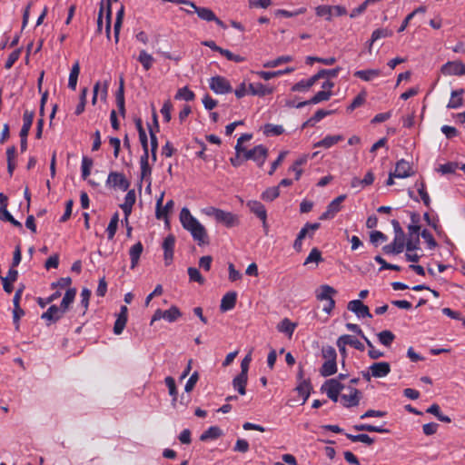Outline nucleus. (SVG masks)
I'll return each instance as SVG.
<instances>
[{
  "label": "nucleus",
  "instance_id": "obj_39",
  "mask_svg": "<svg viewBox=\"0 0 465 465\" xmlns=\"http://www.w3.org/2000/svg\"><path fill=\"white\" fill-rule=\"evenodd\" d=\"M124 15V6L122 5L120 9L116 13V18L114 25V42L117 44L119 42V35L120 30L123 24Z\"/></svg>",
  "mask_w": 465,
  "mask_h": 465
},
{
  "label": "nucleus",
  "instance_id": "obj_45",
  "mask_svg": "<svg viewBox=\"0 0 465 465\" xmlns=\"http://www.w3.org/2000/svg\"><path fill=\"white\" fill-rule=\"evenodd\" d=\"M332 111H325L323 109L317 110L316 113L302 124V128H305L308 125H313L327 115H330Z\"/></svg>",
  "mask_w": 465,
  "mask_h": 465
},
{
  "label": "nucleus",
  "instance_id": "obj_23",
  "mask_svg": "<svg viewBox=\"0 0 465 465\" xmlns=\"http://www.w3.org/2000/svg\"><path fill=\"white\" fill-rule=\"evenodd\" d=\"M135 203V193L134 190H130L127 192L124 197V202L120 205L121 209L123 210L125 220L127 221L128 216L132 213L133 206Z\"/></svg>",
  "mask_w": 465,
  "mask_h": 465
},
{
  "label": "nucleus",
  "instance_id": "obj_46",
  "mask_svg": "<svg viewBox=\"0 0 465 465\" xmlns=\"http://www.w3.org/2000/svg\"><path fill=\"white\" fill-rule=\"evenodd\" d=\"M118 223H119V214H118V213H115L112 216L110 223L106 228V233H107L108 240L114 239V237L116 233L117 228H118Z\"/></svg>",
  "mask_w": 465,
  "mask_h": 465
},
{
  "label": "nucleus",
  "instance_id": "obj_55",
  "mask_svg": "<svg viewBox=\"0 0 465 465\" xmlns=\"http://www.w3.org/2000/svg\"><path fill=\"white\" fill-rule=\"evenodd\" d=\"M345 436L347 439H349L352 442H362L367 445H371L374 442V440L372 438H371L368 434L353 435V434L346 433Z\"/></svg>",
  "mask_w": 465,
  "mask_h": 465
},
{
  "label": "nucleus",
  "instance_id": "obj_52",
  "mask_svg": "<svg viewBox=\"0 0 465 465\" xmlns=\"http://www.w3.org/2000/svg\"><path fill=\"white\" fill-rule=\"evenodd\" d=\"M280 195L279 186L267 188L261 195L262 200L266 202H272Z\"/></svg>",
  "mask_w": 465,
  "mask_h": 465
},
{
  "label": "nucleus",
  "instance_id": "obj_63",
  "mask_svg": "<svg viewBox=\"0 0 465 465\" xmlns=\"http://www.w3.org/2000/svg\"><path fill=\"white\" fill-rule=\"evenodd\" d=\"M366 100V93L361 92L360 93L351 103V104L348 106L347 110L349 112H352L356 108L360 107L365 103Z\"/></svg>",
  "mask_w": 465,
  "mask_h": 465
},
{
  "label": "nucleus",
  "instance_id": "obj_51",
  "mask_svg": "<svg viewBox=\"0 0 465 465\" xmlns=\"http://www.w3.org/2000/svg\"><path fill=\"white\" fill-rule=\"evenodd\" d=\"M341 337L347 345H350L360 351H363L365 350L363 343L361 342L354 336L349 335V334H344V335H341Z\"/></svg>",
  "mask_w": 465,
  "mask_h": 465
},
{
  "label": "nucleus",
  "instance_id": "obj_54",
  "mask_svg": "<svg viewBox=\"0 0 465 465\" xmlns=\"http://www.w3.org/2000/svg\"><path fill=\"white\" fill-rule=\"evenodd\" d=\"M341 71V67H336L333 69H322L316 74H314L316 80L322 78H335L338 76Z\"/></svg>",
  "mask_w": 465,
  "mask_h": 465
},
{
  "label": "nucleus",
  "instance_id": "obj_12",
  "mask_svg": "<svg viewBox=\"0 0 465 465\" xmlns=\"http://www.w3.org/2000/svg\"><path fill=\"white\" fill-rule=\"evenodd\" d=\"M350 394H341V401L345 408L358 406L361 398V392L353 387H349Z\"/></svg>",
  "mask_w": 465,
  "mask_h": 465
},
{
  "label": "nucleus",
  "instance_id": "obj_21",
  "mask_svg": "<svg viewBox=\"0 0 465 465\" xmlns=\"http://www.w3.org/2000/svg\"><path fill=\"white\" fill-rule=\"evenodd\" d=\"M343 389L344 385L337 379L327 380L321 388V390L326 394L340 393Z\"/></svg>",
  "mask_w": 465,
  "mask_h": 465
},
{
  "label": "nucleus",
  "instance_id": "obj_61",
  "mask_svg": "<svg viewBox=\"0 0 465 465\" xmlns=\"http://www.w3.org/2000/svg\"><path fill=\"white\" fill-rule=\"evenodd\" d=\"M93 165V160L87 156H84L82 159V178L84 180H86L87 177L90 175L91 168Z\"/></svg>",
  "mask_w": 465,
  "mask_h": 465
},
{
  "label": "nucleus",
  "instance_id": "obj_2",
  "mask_svg": "<svg viewBox=\"0 0 465 465\" xmlns=\"http://www.w3.org/2000/svg\"><path fill=\"white\" fill-rule=\"evenodd\" d=\"M202 213L209 217H213L217 223L223 224L227 228L237 226L240 223V219L237 214L213 206L203 208Z\"/></svg>",
  "mask_w": 465,
  "mask_h": 465
},
{
  "label": "nucleus",
  "instance_id": "obj_28",
  "mask_svg": "<svg viewBox=\"0 0 465 465\" xmlns=\"http://www.w3.org/2000/svg\"><path fill=\"white\" fill-rule=\"evenodd\" d=\"M34 117L35 113L33 111H25L23 115V126L20 131V136H28L29 131L34 121Z\"/></svg>",
  "mask_w": 465,
  "mask_h": 465
},
{
  "label": "nucleus",
  "instance_id": "obj_16",
  "mask_svg": "<svg viewBox=\"0 0 465 465\" xmlns=\"http://www.w3.org/2000/svg\"><path fill=\"white\" fill-rule=\"evenodd\" d=\"M373 378H383L391 372V365L387 361L374 362L369 367Z\"/></svg>",
  "mask_w": 465,
  "mask_h": 465
},
{
  "label": "nucleus",
  "instance_id": "obj_59",
  "mask_svg": "<svg viewBox=\"0 0 465 465\" xmlns=\"http://www.w3.org/2000/svg\"><path fill=\"white\" fill-rule=\"evenodd\" d=\"M374 260L375 262H377L378 263L381 264V268L379 269V271H383V270H392V271H397V272H400L401 270V266L399 265H396V264H391V263H389L387 262L380 255H376L374 257Z\"/></svg>",
  "mask_w": 465,
  "mask_h": 465
},
{
  "label": "nucleus",
  "instance_id": "obj_22",
  "mask_svg": "<svg viewBox=\"0 0 465 465\" xmlns=\"http://www.w3.org/2000/svg\"><path fill=\"white\" fill-rule=\"evenodd\" d=\"M143 252V245L141 242H137L130 248L129 256L131 260V269H134L138 265Z\"/></svg>",
  "mask_w": 465,
  "mask_h": 465
},
{
  "label": "nucleus",
  "instance_id": "obj_17",
  "mask_svg": "<svg viewBox=\"0 0 465 465\" xmlns=\"http://www.w3.org/2000/svg\"><path fill=\"white\" fill-rule=\"evenodd\" d=\"M246 205L251 213L255 214L262 222H265V219H267V211L261 202L251 200L247 202Z\"/></svg>",
  "mask_w": 465,
  "mask_h": 465
},
{
  "label": "nucleus",
  "instance_id": "obj_44",
  "mask_svg": "<svg viewBox=\"0 0 465 465\" xmlns=\"http://www.w3.org/2000/svg\"><path fill=\"white\" fill-rule=\"evenodd\" d=\"M193 8L202 20L212 22L213 19H216L215 14L210 8L198 7L195 5Z\"/></svg>",
  "mask_w": 465,
  "mask_h": 465
},
{
  "label": "nucleus",
  "instance_id": "obj_47",
  "mask_svg": "<svg viewBox=\"0 0 465 465\" xmlns=\"http://www.w3.org/2000/svg\"><path fill=\"white\" fill-rule=\"evenodd\" d=\"M164 382L169 390V394L172 396V405L173 407H175L176 406V401H177V395H178V392H177V389H176V385H175V381L173 377L171 376H168L165 378L164 380Z\"/></svg>",
  "mask_w": 465,
  "mask_h": 465
},
{
  "label": "nucleus",
  "instance_id": "obj_53",
  "mask_svg": "<svg viewBox=\"0 0 465 465\" xmlns=\"http://www.w3.org/2000/svg\"><path fill=\"white\" fill-rule=\"evenodd\" d=\"M427 412L428 413H430V414H433L437 417V419L442 422H450L451 420L449 416L447 415H444L441 413L440 411V408L438 404L434 403L432 405H430L428 409H427Z\"/></svg>",
  "mask_w": 465,
  "mask_h": 465
},
{
  "label": "nucleus",
  "instance_id": "obj_34",
  "mask_svg": "<svg viewBox=\"0 0 465 465\" xmlns=\"http://www.w3.org/2000/svg\"><path fill=\"white\" fill-rule=\"evenodd\" d=\"M137 60L142 64L144 71H149L155 61L153 55L148 54L145 50L140 51Z\"/></svg>",
  "mask_w": 465,
  "mask_h": 465
},
{
  "label": "nucleus",
  "instance_id": "obj_64",
  "mask_svg": "<svg viewBox=\"0 0 465 465\" xmlns=\"http://www.w3.org/2000/svg\"><path fill=\"white\" fill-rule=\"evenodd\" d=\"M322 261V257L321 252L318 250V248H312L309 255L305 259L304 265H307L311 262L319 263Z\"/></svg>",
  "mask_w": 465,
  "mask_h": 465
},
{
  "label": "nucleus",
  "instance_id": "obj_3",
  "mask_svg": "<svg viewBox=\"0 0 465 465\" xmlns=\"http://www.w3.org/2000/svg\"><path fill=\"white\" fill-rule=\"evenodd\" d=\"M337 291L328 284L322 285L316 291L317 300L326 302L325 304L323 305L322 311L328 314H330L333 308L335 307V301L333 300L332 296L335 295Z\"/></svg>",
  "mask_w": 465,
  "mask_h": 465
},
{
  "label": "nucleus",
  "instance_id": "obj_42",
  "mask_svg": "<svg viewBox=\"0 0 465 465\" xmlns=\"http://www.w3.org/2000/svg\"><path fill=\"white\" fill-rule=\"evenodd\" d=\"M75 295H76V289H74V288H70L65 292V293L63 297V300L61 302V304H60V307L65 312L69 309L71 304L74 302Z\"/></svg>",
  "mask_w": 465,
  "mask_h": 465
},
{
  "label": "nucleus",
  "instance_id": "obj_26",
  "mask_svg": "<svg viewBox=\"0 0 465 465\" xmlns=\"http://www.w3.org/2000/svg\"><path fill=\"white\" fill-rule=\"evenodd\" d=\"M463 94L464 90L462 88L452 91L450 94V99L447 104V108L458 109L461 107L463 104Z\"/></svg>",
  "mask_w": 465,
  "mask_h": 465
},
{
  "label": "nucleus",
  "instance_id": "obj_14",
  "mask_svg": "<svg viewBox=\"0 0 465 465\" xmlns=\"http://www.w3.org/2000/svg\"><path fill=\"white\" fill-rule=\"evenodd\" d=\"M65 312L61 307L51 305L46 312H45L41 318L47 322V325L55 323L64 317Z\"/></svg>",
  "mask_w": 465,
  "mask_h": 465
},
{
  "label": "nucleus",
  "instance_id": "obj_36",
  "mask_svg": "<svg viewBox=\"0 0 465 465\" xmlns=\"http://www.w3.org/2000/svg\"><path fill=\"white\" fill-rule=\"evenodd\" d=\"M80 74V64L79 61H75L71 68L69 79H68V87L71 90H75L77 85V80Z\"/></svg>",
  "mask_w": 465,
  "mask_h": 465
},
{
  "label": "nucleus",
  "instance_id": "obj_8",
  "mask_svg": "<svg viewBox=\"0 0 465 465\" xmlns=\"http://www.w3.org/2000/svg\"><path fill=\"white\" fill-rule=\"evenodd\" d=\"M106 183L111 187L118 188L124 192L127 191L130 186V183L125 178L124 174L118 172H111L108 174Z\"/></svg>",
  "mask_w": 465,
  "mask_h": 465
},
{
  "label": "nucleus",
  "instance_id": "obj_38",
  "mask_svg": "<svg viewBox=\"0 0 465 465\" xmlns=\"http://www.w3.org/2000/svg\"><path fill=\"white\" fill-rule=\"evenodd\" d=\"M352 429L356 431H368V432H379V433H388L389 430L384 429L380 426H374L367 423L355 424L352 426Z\"/></svg>",
  "mask_w": 465,
  "mask_h": 465
},
{
  "label": "nucleus",
  "instance_id": "obj_30",
  "mask_svg": "<svg viewBox=\"0 0 465 465\" xmlns=\"http://www.w3.org/2000/svg\"><path fill=\"white\" fill-rule=\"evenodd\" d=\"M393 32L388 28H379L372 32L371 37L369 43V53H371V47L374 42L381 38H387L392 36Z\"/></svg>",
  "mask_w": 465,
  "mask_h": 465
},
{
  "label": "nucleus",
  "instance_id": "obj_13",
  "mask_svg": "<svg viewBox=\"0 0 465 465\" xmlns=\"http://www.w3.org/2000/svg\"><path fill=\"white\" fill-rule=\"evenodd\" d=\"M175 246V237L169 234L163 242V259L166 266L170 265L173 260V251Z\"/></svg>",
  "mask_w": 465,
  "mask_h": 465
},
{
  "label": "nucleus",
  "instance_id": "obj_58",
  "mask_svg": "<svg viewBox=\"0 0 465 465\" xmlns=\"http://www.w3.org/2000/svg\"><path fill=\"white\" fill-rule=\"evenodd\" d=\"M195 97V94L193 91H191L188 87L184 86L180 88L177 91V94L175 95L176 99H182L186 102L193 101Z\"/></svg>",
  "mask_w": 465,
  "mask_h": 465
},
{
  "label": "nucleus",
  "instance_id": "obj_18",
  "mask_svg": "<svg viewBox=\"0 0 465 465\" xmlns=\"http://www.w3.org/2000/svg\"><path fill=\"white\" fill-rule=\"evenodd\" d=\"M163 198V193H162V195L156 202V217L159 220L166 218L169 212H171L174 206V202L173 200H169V201H167L165 205L163 207L162 206Z\"/></svg>",
  "mask_w": 465,
  "mask_h": 465
},
{
  "label": "nucleus",
  "instance_id": "obj_48",
  "mask_svg": "<svg viewBox=\"0 0 465 465\" xmlns=\"http://www.w3.org/2000/svg\"><path fill=\"white\" fill-rule=\"evenodd\" d=\"M296 328V324L292 322L289 319L285 318L283 319L279 324H278V331L281 332H283L289 336H292L294 330Z\"/></svg>",
  "mask_w": 465,
  "mask_h": 465
},
{
  "label": "nucleus",
  "instance_id": "obj_43",
  "mask_svg": "<svg viewBox=\"0 0 465 465\" xmlns=\"http://www.w3.org/2000/svg\"><path fill=\"white\" fill-rule=\"evenodd\" d=\"M337 372L336 361H325L320 369V373L322 377H329Z\"/></svg>",
  "mask_w": 465,
  "mask_h": 465
},
{
  "label": "nucleus",
  "instance_id": "obj_57",
  "mask_svg": "<svg viewBox=\"0 0 465 465\" xmlns=\"http://www.w3.org/2000/svg\"><path fill=\"white\" fill-rule=\"evenodd\" d=\"M379 341L384 346H391L395 339V335L391 331H382L378 333Z\"/></svg>",
  "mask_w": 465,
  "mask_h": 465
},
{
  "label": "nucleus",
  "instance_id": "obj_35",
  "mask_svg": "<svg viewBox=\"0 0 465 465\" xmlns=\"http://www.w3.org/2000/svg\"><path fill=\"white\" fill-rule=\"evenodd\" d=\"M317 82L314 75L310 77L309 79H302L292 85V91L293 92H305L309 90L312 85Z\"/></svg>",
  "mask_w": 465,
  "mask_h": 465
},
{
  "label": "nucleus",
  "instance_id": "obj_4",
  "mask_svg": "<svg viewBox=\"0 0 465 465\" xmlns=\"http://www.w3.org/2000/svg\"><path fill=\"white\" fill-rule=\"evenodd\" d=\"M242 153H244L246 161H253L258 167H262L268 157V149L262 144L256 145L250 150L246 148Z\"/></svg>",
  "mask_w": 465,
  "mask_h": 465
},
{
  "label": "nucleus",
  "instance_id": "obj_33",
  "mask_svg": "<svg viewBox=\"0 0 465 465\" xmlns=\"http://www.w3.org/2000/svg\"><path fill=\"white\" fill-rule=\"evenodd\" d=\"M344 137L341 134L337 135H327L322 140L319 141L314 144V147L330 148L339 142L342 141Z\"/></svg>",
  "mask_w": 465,
  "mask_h": 465
},
{
  "label": "nucleus",
  "instance_id": "obj_7",
  "mask_svg": "<svg viewBox=\"0 0 465 465\" xmlns=\"http://www.w3.org/2000/svg\"><path fill=\"white\" fill-rule=\"evenodd\" d=\"M181 316H182V313H181L179 308L174 305L165 311L157 309L152 317L151 324H153L154 322L159 321L161 319H163V320L167 321L168 322H174Z\"/></svg>",
  "mask_w": 465,
  "mask_h": 465
},
{
  "label": "nucleus",
  "instance_id": "obj_56",
  "mask_svg": "<svg viewBox=\"0 0 465 465\" xmlns=\"http://www.w3.org/2000/svg\"><path fill=\"white\" fill-rule=\"evenodd\" d=\"M292 61V56L282 55V56L277 57L276 59L268 61L267 63H265L263 64V66L266 68H273V67H277L282 64L290 63Z\"/></svg>",
  "mask_w": 465,
  "mask_h": 465
},
{
  "label": "nucleus",
  "instance_id": "obj_41",
  "mask_svg": "<svg viewBox=\"0 0 465 465\" xmlns=\"http://www.w3.org/2000/svg\"><path fill=\"white\" fill-rule=\"evenodd\" d=\"M262 132L267 137L278 136L284 133V128L280 124H266L262 128Z\"/></svg>",
  "mask_w": 465,
  "mask_h": 465
},
{
  "label": "nucleus",
  "instance_id": "obj_15",
  "mask_svg": "<svg viewBox=\"0 0 465 465\" xmlns=\"http://www.w3.org/2000/svg\"><path fill=\"white\" fill-rule=\"evenodd\" d=\"M405 247V236H394L392 242L384 245L382 251L386 254H399Z\"/></svg>",
  "mask_w": 465,
  "mask_h": 465
},
{
  "label": "nucleus",
  "instance_id": "obj_10",
  "mask_svg": "<svg viewBox=\"0 0 465 465\" xmlns=\"http://www.w3.org/2000/svg\"><path fill=\"white\" fill-rule=\"evenodd\" d=\"M441 73L444 75H464L465 64L460 61L447 62L441 66Z\"/></svg>",
  "mask_w": 465,
  "mask_h": 465
},
{
  "label": "nucleus",
  "instance_id": "obj_60",
  "mask_svg": "<svg viewBox=\"0 0 465 465\" xmlns=\"http://www.w3.org/2000/svg\"><path fill=\"white\" fill-rule=\"evenodd\" d=\"M331 94V91L322 90L316 93L315 95L310 99V102H312V104H316L323 101H328Z\"/></svg>",
  "mask_w": 465,
  "mask_h": 465
},
{
  "label": "nucleus",
  "instance_id": "obj_20",
  "mask_svg": "<svg viewBox=\"0 0 465 465\" xmlns=\"http://www.w3.org/2000/svg\"><path fill=\"white\" fill-rule=\"evenodd\" d=\"M411 166L410 163L404 159H401L396 163L394 176L396 178H407L411 176Z\"/></svg>",
  "mask_w": 465,
  "mask_h": 465
},
{
  "label": "nucleus",
  "instance_id": "obj_27",
  "mask_svg": "<svg viewBox=\"0 0 465 465\" xmlns=\"http://www.w3.org/2000/svg\"><path fill=\"white\" fill-rule=\"evenodd\" d=\"M149 154L143 153V155L140 158V166H141V179L145 180L148 178L149 184L148 187L151 185V180L150 176L152 173V168L149 165Z\"/></svg>",
  "mask_w": 465,
  "mask_h": 465
},
{
  "label": "nucleus",
  "instance_id": "obj_40",
  "mask_svg": "<svg viewBox=\"0 0 465 465\" xmlns=\"http://www.w3.org/2000/svg\"><path fill=\"white\" fill-rule=\"evenodd\" d=\"M320 228L319 223H307L299 232L297 237L299 240H303L307 235L313 237L314 232Z\"/></svg>",
  "mask_w": 465,
  "mask_h": 465
},
{
  "label": "nucleus",
  "instance_id": "obj_9",
  "mask_svg": "<svg viewBox=\"0 0 465 465\" xmlns=\"http://www.w3.org/2000/svg\"><path fill=\"white\" fill-rule=\"evenodd\" d=\"M345 199V194L339 195L338 197L333 199L328 204L326 211L321 214L320 220L332 219L341 210V203Z\"/></svg>",
  "mask_w": 465,
  "mask_h": 465
},
{
  "label": "nucleus",
  "instance_id": "obj_6",
  "mask_svg": "<svg viewBox=\"0 0 465 465\" xmlns=\"http://www.w3.org/2000/svg\"><path fill=\"white\" fill-rule=\"evenodd\" d=\"M210 89L217 94H225L232 91L230 82L223 76H213L209 80Z\"/></svg>",
  "mask_w": 465,
  "mask_h": 465
},
{
  "label": "nucleus",
  "instance_id": "obj_19",
  "mask_svg": "<svg viewBox=\"0 0 465 465\" xmlns=\"http://www.w3.org/2000/svg\"><path fill=\"white\" fill-rule=\"evenodd\" d=\"M237 301V293L235 292H229L225 293L221 301L220 310L223 312L232 310L235 307Z\"/></svg>",
  "mask_w": 465,
  "mask_h": 465
},
{
  "label": "nucleus",
  "instance_id": "obj_11",
  "mask_svg": "<svg viewBox=\"0 0 465 465\" xmlns=\"http://www.w3.org/2000/svg\"><path fill=\"white\" fill-rule=\"evenodd\" d=\"M347 308L354 312L358 318H372L370 309L361 300H352L349 302Z\"/></svg>",
  "mask_w": 465,
  "mask_h": 465
},
{
  "label": "nucleus",
  "instance_id": "obj_32",
  "mask_svg": "<svg viewBox=\"0 0 465 465\" xmlns=\"http://www.w3.org/2000/svg\"><path fill=\"white\" fill-rule=\"evenodd\" d=\"M312 390L310 380H302L296 387L299 395L302 397V403H305Z\"/></svg>",
  "mask_w": 465,
  "mask_h": 465
},
{
  "label": "nucleus",
  "instance_id": "obj_62",
  "mask_svg": "<svg viewBox=\"0 0 465 465\" xmlns=\"http://www.w3.org/2000/svg\"><path fill=\"white\" fill-rule=\"evenodd\" d=\"M187 272H188L189 279L191 282H195L200 284L204 283L205 280L202 276L201 272H199V270L197 268L189 267Z\"/></svg>",
  "mask_w": 465,
  "mask_h": 465
},
{
  "label": "nucleus",
  "instance_id": "obj_31",
  "mask_svg": "<svg viewBox=\"0 0 465 465\" xmlns=\"http://www.w3.org/2000/svg\"><path fill=\"white\" fill-rule=\"evenodd\" d=\"M247 381H248V375L239 373L232 380L233 389L236 390L241 395H244L246 393Z\"/></svg>",
  "mask_w": 465,
  "mask_h": 465
},
{
  "label": "nucleus",
  "instance_id": "obj_50",
  "mask_svg": "<svg viewBox=\"0 0 465 465\" xmlns=\"http://www.w3.org/2000/svg\"><path fill=\"white\" fill-rule=\"evenodd\" d=\"M317 16L324 17L327 21H331L333 15V8L331 5H319L315 8Z\"/></svg>",
  "mask_w": 465,
  "mask_h": 465
},
{
  "label": "nucleus",
  "instance_id": "obj_24",
  "mask_svg": "<svg viewBox=\"0 0 465 465\" xmlns=\"http://www.w3.org/2000/svg\"><path fill=\"white\" fill-rule=\"evenodd\" d=\"M249 94L252 95L265 96L273 92L272 87H268L262 83H252L248 85Z\"/></svg>",
  "mask_w": 465,
  "mask_h": 465
},
{
  "label": "nucleus",
  "instance_id": "obj_1",
  "mask_svg": "<svg viewBox=\"0 0 465 465\" xmlns=\"http://www.w3.org/2000/svg\"><path fill=\"white\" fill-rule=\"evenodd\" d=\"M180 222L183 229L188 231L198 245L209 243L208 234L205 227L191 213L187 207L180 212Z\"/></svg>",
  "mask_w": 465,
  "mask_h": 465
},
{
  "label": "nucleus",
  "instance_id": "obj_25",
  "mask_svg": "<svg viewBox=\"0 0 465 465\" xmlns=\"http://www.w3.org/2000/svg\"><path fill=\"white\" fill-rule=\"evenodd\" d=\"M116 105L118 107L120 114L124 117L125 116V100H124V79L120 80V86L116 92L115 95Z\"/></svg>",
  "mask_w": 465,
  "mask_h": 465
},
{
  "label": "nucleus",
  "instance_id": "obj_37",
  "mask_svg": "<svg viewBox=\"0 0 465 465\" xmlns=\"http://www.w3.org/2000/svg\"><path fill=\"white\" fill-rule=\"evenodd\" d=\"M223 435V430L218 426H211L208 428L201 436L202 441H207L209 440H216Z\"/></svg>",
  "mask_w": 465,
  "mask_h": 465
},
{
  "label": "nucleus",
  "instance_id": "obj_29",
  "mask_svg": "<svg viewBox=\"0 0 465 465\" xmlns=\"http://www.w3.org/2000/svg\"><path fill=\"white\" fill-rule=\"evenodd\" d=\"M353 75L362 81L370 82L374 78L379 77L381 75V71L379 69L359 70L355 71Z\"/></svg>",
  "mask_w": 465,
  "mask_h": 465
},
{
  "label": "nucleus",
  "instance_id": "obj_49",
  "mask_svg": "<svg viewBox=\"0 0 465 465\" xmlns=\"http://www.w3.org/2000/svg\"><path fill=\"white\" fill-rule=\"evenodd\" d=\"M415 187L417 188V191L423 202V203L427 206V207H430V198L429 196V193H427L426 191V186H425V183L423 181H417L415 183Z\"/></svg>",
  "mask_w": 465,
  "mask_h": 465
},
{
  "label": "nucleus",
  "instance_id": "obj_5",
  "mask_svg": "<svg viewBox=\"0 0 465 465\" xmlns=\"http://www.w3.org/2000/svg\"><path fill=\"white\" fill-rule=\"evenodd\" d=\"M105 12L106 15V24H105V33L108 38H110L111 35V16H112V10H111V0H101L100 4V10L98 14L97 18V31H102L103 26V15Z\"/></svg>",
  "mask_w": 465,
  "mask_h": 465
}]
</instances>
